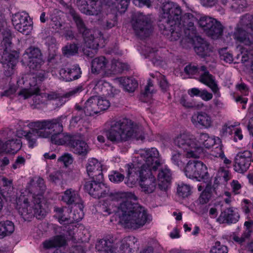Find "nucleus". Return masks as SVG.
I'll return each instance as SVG.
<instances>
[{"label":"nucleus","instance_id":"obj_45","mask_svg":"<svg viewBox=\"0 0 253 253\" xmlns=\"http://www.w3.org/2000/svg\"><path fill=\"white\" fill-rule=\"evenodd\" d=\"M72 218L76 222L80 221L84 217L83 204H79L78 205H74Z\"/></svg>","mask_w":253,"mask_h":253},{"label":"nucleus","instance_id":"obj_31","mask_svg":"<svg viewBox=\"0 0 253 253\" xmlns=\"http://www.w3.org/2000/svg\"><path fill=\"white\" fill-rule=\"evenodd\" d=\"M66 244V240L63 235H57L43 243L44 248L49 249L53 248L64 246Z\"/></svg>","mask_w":253,"mask_h":253},{"label":"nucleus","instance_id":"obj_49","mask_svg":"<svg viewBox=\"0 0 253 253\" xmlns=\"http://www.w3.org/2000/svg\"><path fill=\"white\" fill-rule=\"evenodd\" d=\"M49 180L55 184L62 183L63 171L61 170H56L49 175Z\"/></svg>","mask_w":253,"mask_h":253},{"label":"nucleus","instance_id":"obj_25","mask_svg":"<svg viewBox=\"0 0 253 253\" xmlns=\"http://www.w3.org/2000/svg\"><path fill=\"white\" fill-rule=\"evenodd\" d=\"M158 188L162 191L166 192L171 180V173L167 167L161 168L157 175Z\"/></svg>","mask_w":253,"mask_h":253},{"label":"nucleus","instance_id":"obj_56","mask_svg":"<svg viewBox=\"0 0 253 253\" xmlns=\"http://www.w3.org/2000/svg\"><path fill=\"white\" fill-rule=\"evenodd\" d=\"M69 71L71 81L77 80L81 77L82 73L79 66H73L72 68H69Z\"/></svg>","mask_w":253,"mask_h":253},{"label":"nucleus","instance_id":"obj_21","mask_svg":"<svg viewBox=\"0 0 253 253\" xmlns=\"http://www.w3.org/2000/svg\"><path fill=\"white\" fill-rule=\"evenodd\" d=\"M69 147L73 153L84 157H86L91 150L90 147L86 142L77 139L75 136L72 137Z\"/></svg>","mask_w":253,"mask_h":253},{"label":"nucleus","instance_id":"obj_39","mask_svg":"<svg viewBox=\"0 0 253 253\" xmlns=\"http://www.w3.org/2000/svg\"><path fill=\"white\" fill-rule=\"evenodd\" d=\"M235 214L233 210L228 208L223 212H221L218 220L222 223H232L236 222V219L234 217Z\"/></svg>","mask_w":253,"mask_h":253},{"label":"nucleus","instance_id":"obj_19","mask_svg":"<svg viewBox=\"0 0 253 253\" xmlns=\"http://www.w3.org/2000/svg\"><path fill=\"white\" fill-rule=\"evenodd\" d=\"M82 91V86H79L73 88L63 96H60L55 92H49L48 93H42L41 96L42 98L44 99V101L58 100L59 102L60 105H62L66 101V100H63L64 98L69 99L72 97L75 96Z\"/></svg>","mask_w":253,"mask_h":253},{"label":"nucleus","instance_id":"obj_59","mask_svg":"<svg viewBox=\"0 0 253 253\" xmlns=\"http://www.w3.org/2000/svg\"><path fill=\"white\" fill-rule=\"evenodd\" d=\"M217 151V153L215 155L213 154L216 157H220L222 159H224V163L226 164H229L231 163V161L227 159L226 157H225V155L224 154L223 151L222 150L221 146L216 147L215 148L214 152H216Z\"/></svg>","mask_w":253,"mask_h":253},{"label":"nucleus","instance_id":"obj_11","mask_svg":"<svg viewBox=\"0 0 253 253\" xmlns=\"http://www.w3.org/2000/svg\"><path fill=\"white\" fill-rule=\"evenodd\" d=\"M184 173L187 177L198 181H206L209 177L207 166L201 161H189L184 169Z\"/></svg>","mask_w":253,"mask_h":253},{"label":"nucleus","instance_id":"obj_4","mask_svg":"<svg viewBox=\"0 0 253 253\" xmlns=\"http://www.w3.org/2000/svg\"><path fill=\"white\" fill-rule=\"evenodd\" d=\"M174 143L185 152L187 158L196 159L203 153V146L210 148L215 144V139L206 133H201L197 137L188 133H183L174 138Z\"/></svg>","mask_w":253,"mask_h":253},{"label":"nucleus","instance_id":"obj_14","mask_svg":"<svg viewBox=\"0 0 253 253\" xmlns=\"http://www.w3.org/2000/svg\"><path fill=\"white\" fill-rule=\"evenodd\" d=\"M197 19L193 15L189 13H186L182 16L181 15V18H179V23L181 24L179 25L181 29V37L182 32L183 31L185 38L189 39H193L196 34L194 22Z\"/></svg>","mask_w":253,"mask_h":253},{"label":"nucleus","instance_id":"obj_64","mask_svg":"<svg viewBox=\"0 0 253 253\" xmlns=\"http://www.w3.org/2000/svg\"><path fill=\"white\" fill-rule=\"evenodd\" d=\"M204 101H209L211 100L213 97L212 94L209 92L206 89L201 90V93L200 96Z\"/></svg>","mask_w":253,"mask_h":253},{"label":"nucleus","instance_id":"obj_12","mask_svg":"<svg viewBox=\"0 0 253 253\" xmlns=\"http://www.w3.org/2000/svg\"><path fill=\"white\" fill-rule=\"evenodd\" d=\"M12 21L14 28L19 32L28 35L32 29V21L28 13L23 12L13 15Z\"/></svg>","mask_w":253,"mask_h":253},{"label":"nucleus","instance_id":"obj_2","mask_svg":"<svg viewBox=\"0 0 253 253\" xmlns=\"http://www.w3.org/2000/svg\"><path fill=\"white\" fill-rule=\"evenodd\" d=\"M138 157L132 163L126 165L127 173L126 184L132 187L140 179L142 191L150 194L156 189L157 183L155 174L160 168L162 161L158 151L155 148L141 150Z\"/></svg>","mask_w":253,"mask_h":253},{"label":"nucleus","instance_id":"obj_32","mask_svg":"<svg viewBox=\"0 0 253 253\" xmlns=\"http://www.w3.org/2000/svg\"><path fill=\"white\" fill-rule=\"evenodd\" d=\"M62 200L69 205L74 204L75 205H78L79 204H82L78 192L72 189L65 191Z\"/></svg>","mask_w":253,"mask_h":253},{"label":"nucleus","instance_id":"obj_22","mask_svg":"<svg viewBox=\"0 0 253 253\" xmlns=\"http://www.w3.org/2000/svg\"><path fill=\"white\" fill-rule=\"evenodd\" d=\"M87 174L93 179L101 181L103 178L102 172V165L95 158H90L88 160L86 165Z\"/></svg>","mask_w":253,"mask_h":253},{"label":"nucleus","instance_id":"obj_7","mask_svg":"<svg viewBox=\"0 0 253 253\" xmlns=\"http://www.w3.org/2000/svg\"><path fill=\"white\" fill-rule=\"evenodd\" d=\"M69 14L75 21L77 28L84 37L86 46L92 49L104 46L105 40L100 31L98 30L91 31L87 29L79 15L73 9H70Z\"/></svg>","mask_w":253,"mask_h":253},{"label":"nucleus","instance_id":"obj_60","mask_svg":"<svg viewBox=\"0 0 253 253\" xmlns=\"http://www.w3.org/2000/svg\"><path fill=\"white\" fill-rule=\"evenodd\" d=\"M218 174L220 179L222 178L224 182H227L230 178L229 171L222 168L219 169Z\"/></svg>","mask_w":253,"mask_h":253},{"label":"nucleus","instance_id":"obj_10","mask_svg":"<svg viewBox=\"0 0 253 253\" xmlns=\"http://www.w3.org/2000/svg\"><path fill=\"white\" fill-rule=\"evenodd\" d=\"M136 35L140 38L149 37L153 31L152 21L149 16L137 13L132 23Z\"/></svg>","mask_w":253,"mask_h":253},{"label":"nucleus","instance_id":"obj_20","mask_svg":"<svg viewBox=\"0 0 253 253\" xmlns=\"http://www.w3.org/2000/svg\"><path fill=\"white\" fill-rule=\"evenodd\" d=\"M46 190L44 181L41 177H35L30 181L29 186V192L32 194L33 200L40 198L43 202L42 195Z\"/></svg>","mask_w":253,"mask_h":253},{"label":"nucleus","instance_id":"obj_62","mask_svg":"<svg viewBox=\"0 0 253 253\" xmlns=\"http://www.w3.org/2000/svg\"><path fill=\"white\" fill-rule=\"evenodd\" d=\"M69 68H62L60 70L59 74L63 80L66 82H70L71 78L70 77Z\"/></svg>","mask_w":253,"mask_h":253},{"label":"nucleus","instance_id":"obj_48","mask_svg":"<svg viewBox=\"0 0 253 253\" xmlns=\"http://www.w3.org/2000/svg\"><path fill=\"white\" fill-rule=\"evenodd\" d=\"M184 154L182 155L179 152H174L172 154L171 160L172 163L178 167H182L184 166L185 162L183 161L182 159L184 158H187L185 156V152L184 151Z\"/></svg>","mask_w":253,"mask_h":253},{"label":"nucleus","instance_id":"obj_28","mask_svg":"<svg viewBox=\"0 0 253 253\" xmlns=\"http://www.w3.org/2000/svg\"><path fill=\"white\" fill-rule=\"evenodd\" d=\"M196 41L194 47L196 53L202 57L210 55L211 49L208 42L201 37H196Z\"/></svg>","mask_w":253,"mask_h":253},{"label":"nucleus","instance_id":"obj_42","mask_svg":"<svg viewBox=\"0 0 253 253\" xmlns=\"http://www.w3.org/2000/svg\"><path fill=\"white\" fill-rule=\"evenodd\" d=\"M95 87L96 89H99L106 95L109 94L110 92L112 93L113 89L110 84L104 80L97 81L95 84Z\"/></svg>","mask_w":253,"mask_h":253},{"label":"nucleus","instance_id":"obj_33","mask_svg":"<svg viewBox=\"0 0 253 253\" xmlns=\"http://www.w3.org/2000/svg\"><path fill=\"white\" fill-rule=\"evenodd\" d=\"M83 110L86 116H92L99 113L96 96H92L85 102Z\"/></svg>","mask_w":253,"mask_h":253},{"label":"nucleus","instance_id":"obj_16","mask_svg":"<svg viewBox=\"0 0 253 253\" xmlns=\"http://www.w3.org/2000/svg\"><path fill=\"white\" fill-rule=\"evenodd\" d=\"M78 5L80 11L86 15H97L102 10L99 0H78Z\"/></svg>","mask_w":253,"mask_h":253},{"label":"nucleus","instance_id":"obj_50","mask_svg":"<svg viewBox=\"0 0 253 253\" xmlns=\"http://www.w3.org/2000/svg\"><path fill=\"white\" fill-rule=\"evenodd\" d=\"M210 253H228V248L226 246L221 245L220 242L216 241L211 247Z\"/></svg>","mask_w":253,"mask_h":253},{"label":"nucleus","instance_id":"obj_51","mask_svg":"<svg viewBox=\"0 0 253 253\" xmlns=\"http://www.w3.org/2000/svg\"><path fill=\"white\" fill-rule=\"evenodd\" d=\"M185 73L188 75L190 77L192 78L193 76L200 74L201 71H200V68H198L197 66L190 64L187 65L184 68Z\"/></svg>","mask_w":253,"mask_h":253},{"label":"nucleus","instance_id":"obj_54","mask_svg":"<svg viewBox=\"0 0 253 253\" xmlns=\"http://www.w3.org/2000/svg\"><path fill=\"white\" fill-rule=\"evenodd\" d=\"M109 178L111 182L114 183H119L124 179V175L117 171H112L109 174Z\"/></svg>","mask_w":253,"mask_h":253},{"label":"nucleus","instance_id":"obj_53","mask_svg":"<svg viewBox=\"0 0 253 253\" xmlns=\"http://www.w3.org/2000/svg\"><path fill=\"white\" fill-rule=\"evenodd\" d=\"M226 49V48H224L219 50L220 58L226 63H231L233 60V56L231 53L227 52Z\"/></svg>","mask_w":253,"mask_h":253},{"label":"nucleus","instance_id":"obj_61","mask_svg":"<svg viewBox=\"0 0 253 253\" xmlns=\"http://www.w3.org/2000/svg\"><path fill=\"white\" fill-rule=\"evenodd\" d=\"M25 159L23 157L18 156L16 158L14 163L12 165V168L14 169L20 168L25 165Z\"/></svg>","mask_w":253,"mask_h":253},{"label":"nucleus","instance_id":"obj_57","mask_svg":"<svg viewBox=\"0 0 253 253\" xmlns=\"http://www.w3.org/2000/svg\"><path fill=\"white\" fill-rule=\"evenodd\" d=\"M236 126L233 125H224L221 129V133L223 136H226L227 134L231 135L233 131L235 135H237V128L235 127Z\"/></svg>","mask_w":253,"mask_h":253},{"label":"nucleus","instance_id":"obj_23","mask_svg":"<svg viewBox=\"0 0 253 253\" xmlns=\"http://www.w3.org/2000/svg\"><path fill=\"white\" fill-rule=\"evenodd\" d=\"M30 88H24L22 89L19 93L18 94L23 97L24 99H26L31 96L34 95L33 101L35 104H40L42 103L44 101V99L41 100V95L42 93H40V89L39 86H37L36 84H32L31 82L28 83Z\"/></svg>","mask_w":253,"mask_h":253},{"label":"nucleus","instance_id":"obj_47","mask_svg":"<svg viewBox=\"0 0 253 253\" xmlns=\"http://www.w3.org/2000/svg\"><path fill=\"white\" fill-rule=\"evenodd\" d=\"M177 193L179 196L187 197L191 194V187L189 185L181 183L177 186Z\"/></svg>","mask_w":253,"mask_h":253},{"label":"nucleus","instance_id":"obj_43","mask_svg":"<svg viewBox=\"0 0 253 253\" xmlns=\"http://www.w3.org/2000/svg\"><path fill=\"white\" fill-rule=\"evenodd\" d=\"M40 69L38 70H36L38 71V72L36 73L35 76H33L32 77H26L25 78L29 79V82H31L32 84H36L37 86H38V81L39 82H42L43 81L46 77L47 75V72L43 70H39Z\"/></svg>","mask_w":253,"mask_h":253},{"label":"nucleus","instance_id":"obj_36","mask_svg":"<svg viewBox=\"0 0 253 253\" xmlns=\"http://www.w3.org/2000/svg\"><path fill=\"white\" fill-rule=\"evenodd\" d=\"M14 223L9 220L0 222V238L11 235L14 231Z\"/></svg>","mask_w":253,"mask_h":253},{"label":"nucleus","instance_id":"obj_8","mask_svg":"<svg viewBox=\"0 0 253 253\" xmlns=\"http://www.w3.org/2000/svg\"><path fill=\"white\" fill-rule=\"evenodd\" d=\"M16 203L18 212L25 220L35 216L40 218L46 214L45 205L44 202L40 201V198L35 199L31 204L27 198L21 195Z\"/></svg>","mask_w":253,"mask_h":253},{"label":"nucleus","instance_id":"obj_46","mask_svg":"<svg viewBox=\"0 0 253 253\" xmlns=\"http://www.w3.org/2000/svg\"><path fill=\"white\" fill-rule=\"evenodd\" d=\"M151 77L153 78L156 77L159 83L160 87L164 91H166L169 88V84L168 83L166 77L160 74V73H156V75H151Z\"/></svg>","mask_w":253,"mask_h":253},{"label":"nucleus","instance_id":"obj_6","mask_svg":"<svg viewBox=\"0 0 253 253\" xmlns=\"http://www.w3.org/2000/svg\"><path fill=\"white\" fill-rule=\"evenodd\" d=\"M66 120V116H61L56 119L44 120L43 123L37 124L36 126L41 130L39 131L40 135L42 138L50 136L51 142L56 145H67L69 146L73 136L63 133V124Z\"/></svg>","mask_w":253,"mask_h":253},{"label":"nucleus","instance_id":"obj_17","mask_svg":"<svg viewBox=\"0 0 253 253\" xmlns=\"http://www.w3.org/2000/svg\"><path fill=\"white\" fill-rule=\"evenodd\" d=\"M240 23L242 25L248 27V33L246 34L238 28V41L245 42L246 44L251 43L250 36L253 38V16L246 14L243 16L240 20Z\"/></svg>","mask_w":253,"mask_h":253},{"label":"nucleus","instance_id":"obj_44","mask_svg":"<svg viewBox=\"0 0 253 253\" xmlns=\"http://www.w3.org/2000/svg\"><path fill=\"white\" fill-rule=\"evenodd\" d=\"M78 46L75 43H68L62 48L63 54L69 57L73 56L77 53L78 51Z\"/></svg>","mask_w":253,"mask_h":253},{"label":"nucleus","instance_id":"obj_3","mask_svg":"<svg viewBox=\"0 0 253 253\" xmlns=\"http://www.w3.org/2000/svg\"><path fill=\"white\" fill-rule=\"evenodd\" d=\"M159 27L163 35L171 41L181 38L179 18L182 11L180 7L172 1L163 3Z\"/></svg>","mask_w":253,"mask_h":253},{"label":"nucleus","instance_id":"obj_15","mask_svg":"<svg viewBox=\"0 0 253 253\" xmlns=\"http://www.w3.org/2000/svg\"><path fill=\"white\" fill-rule=\"evenodd\" d=\"M43 123L42 121H37L29 123L27 126L31 129V131H26L23 129H19L17 131V135L19 138L24 137L28 142L30 147L33 148L36 144L38 137H42L40 135L39 131L41 130L39 127L36 126H38L36 124Z\"/></svg>","mask_w":253,"mask_h":253},{"label":"nucleus","instance_id":"obj_24","mask_svg":"<svg viewBox=\"0 0 253 253\" xmlns=\"http://www.w3.org/2000/svg\"><path fill=\"white\" fill-rule=\"evenodd\" d=\"M200 71L199 81L209 86L214 93H217L219 89L213 76L210 74L205 66L200 67Z\"/></svg>","mask_w":253,"mask_h":253},{"label":"nucleus","instance_id":"obj_63","mask_svg":"<svg viewBox=\"0 0 253 253\" xmlns=\"http://www.w3.org/2000/svg\"><path fill=\"white\" fill-rule=\"evenodd\" d=\"M119 1V3L121 8L126 9L129 4L130 0H110V1L107 2V4L109 5L114 4L116 1Z\"/></svg>","mask_w":253,"mask_h":253},{"label":"nucleus","instance_id":"obj_35","mask_svg":"<svg viewBox=\"0 0 253 253\" xmlns=\"http://www.w3.org/2000/svg\"><path fill=\"white\" fill-rule=\"evenodd\" d=\"M251 154L248 151H244L240 156L238 155V166L240 167L238 172H243L249 168L251 161Z\"/></svg>","mask_w":253,"mask_h":253},{"label":"nucleus","instance_id":"obj_29","mask_svg":"<svg viewBox=\"0 0 253 253\" xmlns=\"http://www.w3.org/2000/svg\"><path fill=\"white\" fill-rule=\"evenodd\" d=\"M108 61L104 56L95 58L91 62V71L93 73L99 74L103 72L105 75Z\"/></svg>","mask_w":253,"mask_h":253},{"label":"nucleus","instance_id":"obj_26","mask_svg":"<svg viewBox=\"0 0 253 253\" xmlns=\"http://www.w3.org/2000/svg\"><path fill=\"white\" fill-rule=\"evenodd\" d=\"M129 68L128 65L119 60H112L110 63H108L107 69L105 70V75L109 76L122 73Z\"/></svg>","mask_w":253,"mask_h":253},{"label":"nucleus","instance_id":"obj_34","mask_svg":"<svg viewBox=\"0 0 253 253\" xmlns=\"http://www.w3.org/2000/svg\"><path fill=\"white\" fill-rule=\"evenodd\" d=\"M137 239L133 236H127L124 238L121 242L120 253H131V247L137 242Z\"/></svg>","mask_w":253,"mask_h":253},{"label":"nucleus","instance_id":"obj_58","mask_svg":"<svg viewBox=\"0 0 253 253\" xmlns=\"http://www.w3.org/2000/svg\"><path fill=\"white\" fill-rule=\"evenodd\" d=\"M73 161L72 156L70 154L65 153L58 159V162L64 164L65 167L71 165Z\"/></svg>","mask_w":253,"mask_h":253},{"label":"nucleus","instance_id":"obj_1","mask_svg":"<svg viewBox=\"0 0 253 253\" xmlns=\"http://www.w3.org/2000/svg\"><path fill=\"white\" fill-rule=\"evenodd\" d=\"M85 190L95 198L108 197L112 203L106 211L109 214L115 213L119 216L120 223L125 228L136 230L142 227L151 220V216L145 208L136 201L137 197L131 192H110V188L104 183L95 179L85 183Z\"/></svg>","mask_w":253,"mask_h":253},{"label":"nucleus","instance_id":"obj_13","mask_svg":"<svg viewBox=\"0 0 253 253\" xmlns=\"http://www.w3.org/2000/svg\"><path fill=\"white\" fill-rule=\"evenodd\" d=\"M23 60H27L28 65L31 69L38 70L43 63L42 53L38 48L31 47L27 49L23 54Z\"/></svg>","mask_w":253,"mask_h":253},{"label":"nucleus","instance_id":"obj_41","mask_svg":"<svg viewBox=\"0 0 253 253\" xmlns=\"http://www.w3.org/2000/svg\"><path fill=\"white\" fill-rule=\"evenodd\" d=\"M215 19L210 17L204 16L201 17L198 21L199 26L207 34L208 31L210 29V27L213 25V22H215Z\"/></svg>","mask_w":253,"mask_h":253},{"label":"nucleus","instance_id":"obj_27","mask_svg":"<svg viewBox=\"0 0 253 253\" xmlns=\"http://www.w3.org/2000/svg\"><path fill=\"white\" fill-rule=\"evenodd\" d=\"M96 249L100 253H113L116 250L113 239L110 237L100 240L96 244Z\"/></svg>","mask_w":253,"mask_h":253},{"label":"nucleus","instance_id":"obj_52","mask_svg":"<svg viewBox=\"0 0 253 253\" xmlns=\"http://www.w3.org/2000/svg\"><path fill=\"white\" fill-rule=\"evenodd\" d=\"M96 102L97 107H98L99 113L102 111L107 110L110 106L109 101L103 97H98L96 96Z\"/></svg>","mask_w":253,"mask_h":253},{"label":"nucleus","instance_id":"obj_37","mask_svg":"<svg viewBox=\"0 0 253 253\" xmlns=\"http://www.w3.org/2000/svg\"><path fill=\"white\" fill-rule=\"evenodd\" d=\"M54 211L55 212L54 216L60 223L62 224L65 222H68L69 221V210L66 207H55L54 208Z\"/></svg>","mask_w":253,"mask_h":253},{"label":"nucleus","instance_id":"obj_18","mask_svg":"<svg viewBox=\"0 0 253 253\" xmlns=\"http://www.w3.org/2000/svg\"><path fill=\"white\" fill-rule=\"evenodd\" d=\"M191 121L196 128L208 129L213 126V120L211 116L204 111L194 113L191 117Z\"/></svg>","mask_w":253,"mask_h":253},{"label":"nucleus","instance_id":"obj_30","mask_svg":"<svg viewBox=\"0 0 253 253\" xmlns=\"http://www.w3.org/2000/svg\"><path fill=\"white\" fill-rule=\"evenodd\" d=\"M8 140L5 142L6 146V151H17L21 147V142L20 139L17 138V134H15L13 131L10 130L8 133Z\"/></svg>","mask_w":253,"mask_h":253},{"label":"nucleus","instance_id":"obj_40","mask_svg":"<svg viewBox=\"0 0 253 253\" xmlns=\"http://www.w3.org/2000/svg\"><path fill=\"white\" fill-rule=\"evenodd\" d=\"M119 81L128 92L134 91L138 85L136 80L132 78L122 77L119 79Z\"/></svg>","mask_w":253,"mask_h":253},{"label":"nucleus","instance_id":"obj_9","mask_svg":"<svg viewBox=\"0 0 253 253\" xmlns=\"http://www.w3.org/2000/svg\"><path fill=\"white\" fill-rule=\"evenodd\" d=\"M2 44L5 46L2 56L4 59L2 62L4 73L6 76L9 77L14 73V68L18 62V56L8 52L11 44V35L9 31L7 32V35L3 38Z\"/></svg>","mask_w":253,"mask_h":253},{"label":"nucleus","instance_id":"obj_5","mask_svg":"<svg viewBox=\"0 0 253 253\" xmlns=\"http://www.w3.org/2000/svg\"><path fill=\"white\" fill-rule=\"evenodd\" d=\"M109 126L106 135L114 143L126 141L131 138L141 140L144 139L143 127L133 125L131 121L126 118L112 120Z\"/></svg>","mask_w":253,"mask_h":253},{"label":"nucleus","instance_id":"obj_55","mask_svg":"<svg viewBox=\"0 0 253 253\" xmlns=\"http://www.w3.org/2000/svg\"><path fill=\"white\" fill-rule=\"evenodd\" d=\"M117 24V16L112 15L111 17L108 19H106L103 22L102 26L104 29H110L115 26Z\"/></svg>","mask_w":253,"mask_h":253},{"label":"nucleus","instance_id":"obj_38","mask_svg":"<svg viewBox=\"0 0 253 253\" xmlns=\"http://www.w3.org/2000/svg\"><path fill=\"white\" fill-rule=\"evenodd\" d=\"M213 25L210 27L208 31L207 35L213 39H217L222 34L223 28L220 22L215 20V22H213Z\"/></svg>","mask_w":253,"mask_h":253}]
</instances>
